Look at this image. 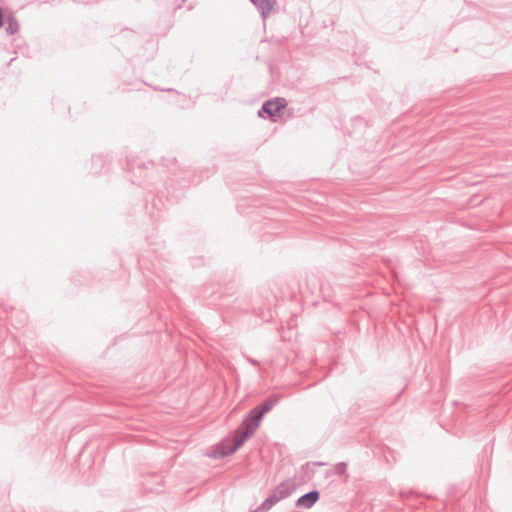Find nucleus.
<instances>
[{"mask_svg":"<svg viewBox=\"0 0 512 512\" xmlns=\"http://www.w3.org/2000/svg\"><path fill=\"white\" fill-rule=\"evenodd\" d=\"M287 105L285 98L276 97L265 101L258 111L259 117H263V113H266L271 119L277 116L282 109Z\"/></svg>","mask_w":512,"mask_h":512,"instance_id":"obj_2","label":"nucleus"},{"mask_svg":"<svg viewBox=\"0 0 512 512\" xmlns=\"http://www.w3.org/2000/svg\"><path fill=\"white\" fill-rule=\"evenodd\" d=\"M273 493L277 494V498H279V501H280L281 499L288 497L290 495L291 491L289 490V487L287 484L282 483L276 488V490Z\"/></svg>","mask_w":512,"mask_h":512,"instance_id":"obj_8","label":"nucleus"},{"mask_svg":"<svg viewBox=\"0 0 512 512\" xmlns=\"http://www.w3.org/2000/svg\"><path fill=\"white\" fill-rule=\"evenodd\" d=\"M260 422L261 419H257L252 411H250L239 428L234 432L232 442L222 443L216 448L215 457H226L236 452L255 433Z\"/></svg>","mask_w":512,"mask_h":512,"instance_id":"obj_1","label":"nucleus"},{"mask_svg":"<svg viewBox=\"0 0 512 512\" xmlns=\"http://www.w3.org/2000/svg\"><path fill=\"white\" fill-rule=\"evenodd\" d=\"M18 30H19V24H18L17 19L14 16H9L6 19V26H5V31H6L7 35H13L16 32H18Z\"/></svg>","mask_w":512,"mask_h":512,"instance_id":"obj_7","label":"nucleus"},{"mask_svg":"<svg viewBox=\"0 0 512 512\" xmlns=\"http://www.w3.org/2000/svg\"><path fill=\"white\" fill-rule=\"evenodd\" d=\"M3 24H4L3 11H2V8L0 7V28L3 26Z\"/></svg>","mask_w":512,"mask_h":512,"instance_id":"obj_10","label":"nucleus"},{"mask_svg":"<svg viewBox=\"0 0 512 512\" xmlns=\"http://www.w3.org/2000/svg\"><path fill=\"white\" fill-rule=\"evenodd\" d=\"M278 502L279 498H277V494L272 493L262 502L260 506L251 512H267Z\"/></svg>","mask_w":512,"mask_h":512,"instance_id":"obj_6","label":"nucleus"},{"mask_svg":"<svg viewBox=\"0 0 512 512\" xmlns=\"http://www.w3.org/2000/svg\"><path fill=\"white\" fill-rule=\"evenodd\" d=\"M336 473L339 475H343L346 472V463L340 462L335 466Z\"/></svg>","mask_w":512,"mask_h":512,"instance_id":"obj_9","label":"nucleus"},{"mask_svg":"<svg viewBox=\"0 0 512 512\" xmlns=\"http://www.w3.org/2000/svg\"><path fill=\"white\" fill-rule=\"evenodd\" d=\"M257 8L263 20H266L276 11L277 0H250Z\"/></svg>","mask_w":512,"mask_h":512,"instance_id":"obj_3","label":"nucleus"},{"mask_svg":"<svg viewBox=\"0 0 512 512\" xmlns=\"http://www.w3.org/2000/svg\"><path fill=\"white\" fill-rule=\"evenodd\" d=\"M250 362H251L253 365H258V364H259V363H258V361H256V360H250Z\"/></svg>","mask_w":512,"mask_h":512,"instance_id":"obj_11","label":"nucleus"},{"mask_svg":"<svg viewBox=\"0 0 512 512\" xmlns=\"http://www.w3.org/2000/svg\"><path fill=\"white\" fill-rule=\"evenodd\" d=\"M320 494L317 490H312L301 497L296 501L297 507L311 508L319 499Z\"/></svg>","mask_w":512,"mask_h":512,"instance_id":"obj_5","label":"nucleus"},{"mask_svg":"<svg viewBox=\"0 0 512 512\" xmlns=\"http://www.w3.org/2000/svg\"><path fill=\"white\" fill-rule=\"evenodd\" d=\"M280 397L278 395H271L268 399L257 405L251 411L257 419L263 418L278 402Z\"/></svg>","mask_w":512,"mask_h":512,"instance_id":"obj_4","label":"nucleus"}]
</instances>
